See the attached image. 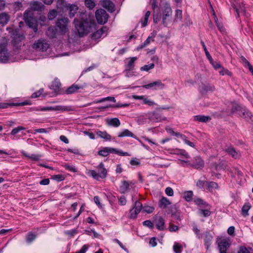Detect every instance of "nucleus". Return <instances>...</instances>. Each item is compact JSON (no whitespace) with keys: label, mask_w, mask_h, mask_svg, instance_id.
I'll return each mask as SVG.
<instances>
[{"label":"nucleus","mask_w":253,"mask_h":253,"mask_svg":"<svg viewBox=\"0 0 253 253\" xmlns=\"http://www.w3.org/2000/svg\"><path fill=\"white\" fill-rule=\"evenodd\" d=\"M61 85L59 80L57 78H55L51 84V88L53 89L55 92H57L59 90Z\"/></svg>","instance_id":"nucleus-29"},{"label":"nucleus","mask_w":253,"mask_h":253,"mask_svg":"<svg viewBox=\"0 0 253 253\" xmlns=\"http://www.w3.org/2000/svg\"><path fill=\"white\" fill-rule=\"evenodd\" d=\"M154 210V208L153 207L146 206L143 207V211L148 213H151L153 212Z\"/></svg>","instance_id":"nucleus-58"},{"label":"nucleus","mask_w":253,"mask_h":253,"mask_svg":"<svg viewBox=\"0 0 253 253\" xmlns=\"http://www.w3.org/2000/svg\"><path fill=\"white\" fill-rule=\"evenodd\" d=\"M88 249V246L86 245H84L79 251L77 252L76 253H85Z\"/></svg>","instance_id":"nucleus-64"},{"label":"nucleus","mask_w":253,"mask_h":253,"mask_svg":"<svg viewBox=\"0 0 253 253\" xmlns=\"http://www.w3.org/2000/svg\"><path fill=\"white\" fill-rule=\"evenodd\" d=\"M57 15V12L55 10H50L48 13L47 17L48 18L51 20L53 19Z\"/></svg>","instance_id":"nucleus-55"},{"label":"nucleus","mask_w":253,"mask_h":253,"mask_svg":"<svg viewBox=\"0 0 253 253\" xmlns=\"http://www.w3.org/2000/svg\"><path fill=\"white\" fill-rule=\"evenodd\" d=\"M170 204V202L167 198L163 197L159 202V207L164 209Z\"/></svg>","instance_id":"nucleus-26"},{"label":"nucleus","mask_w":253,"mask_h":253,"mask_svg":"<svg viewBox=\"0 0 253 253\" xmlns=\"http://www.w3.org/2000/svg\"><path fill=\"white\" fill-rule=\"evenodd\" d=\"M182 162L188 164L193 168L199 169L202 168L204 167V161L199 156H196L192 160V163H190L189 161L182 160Z\"/></svg>","instance_id":"nucleus-10"},{"label":"nucleus","mask_w":253,"mask_h":253,"mask_svg":"<svg viewBox=\"0 0 253 253\" xmlns=\"http://www.w3.org/2000/svg\"><path fill=\"white\" fill-rule=\"evenodd\" d=\"M209 61H210L211 64L212 65V66L213 67V68L217 70V69H220L221 68H222V66L221 65L220 63L218 62L213 61L212 58H211V60H209Z\"/></svg>","instance_id":"nucleus-54"},{"label":"nucleus","mask_w":253,"mask_h":253,"mask_svg":"<svg viewBox=\"0 0 253 253\" xmlns=\"http://www.w3.org/2000/svg\"><path fill=\"white\" fill-rule=\"evenodd\" d=\"M215 89L214 85L210 84L201 83L199 86V90L203 94H206L208 91H213Z\"/></svg>","instance_id":"nucleus-15"},{"label":"nucleus","mask_w":253,"mask_h":253,"mask_svg":"<svg viewBox=\"0 0 253 253\" xmlns=\"http://www.w3.org/2000/svg\"><path fill=\"white\" fill-rule=\"evenodd\" d=\"M195 120L199 122L206 123L211 120V118L209 116L198 115L195 116Z\"/></svg>","instance_id":"nucleus-34"},{"label":"nucleus","mask_w":253,"mask_h":253,"mask_svg":"<svg viewBox=\"0 0 253 253\" xmlns=\"http://www.w3.org/2000/svg\"><path fill=\"white\" fill-rule=\"evenodd\" d=\"M201 43L202 45L203 48L205 51V54H206V55L207 58L209 60H211L212 57H211V55H210L209 52L207 50L204 42L203 41H201Z\"/></svg>","instance_id":"nucleus-48"},{"label":"nucleus","mask_w":253,"mask_h":253,"mask_svg":"<svg viewBox=\"0 0 253 253\" xmlns=\"http://www.w3.org/2000/svg\"><path fill=\"white\" fill-rule=\"evenodd\" d=\"M225 151L229 155L235 159H237L240 157L239 152L236 151L233 147H229L225 149Z\"/></svg>","instance_id":"nucleus-21"},{"label":"nucleus","mask_w":253,"mask_h":253,"mask_svg":"<svg viewBox=\"0 0 253 253\" xmlns=\"http://www.w3.org/2000/svg\"><path fill=\"white\" fill-rule=\"evenodd\" d=\"M204 235V244L206 247L207 250H209L213 239V236L211 234L209 231L205 232Z\"/></svg>","instance_id":"nucleus-18"},{"label":"nucleus","mask_w":253,"mask_h":253,"mask_svg":"<svg viewBox=\"0 0 253 253\" xmlns=\"http://www.w3.org/2000/svg\"><path fill=\"white\" fill-rule=\"evenodd\" d=\"M215 169L217 170H224L227 167V162L224 161H221L218 164H214Z\"/></svg>","instance_id":"nucleus-28"},{"label":"nucleus","mask_w":253,"mask_h":253,"mask_svg":"<svg viewBox=\"0 0 253 253\" xmlns=\"http://www.w3.org/2000/svg\"><path fill=\"white\" fill-rule=\"evenodd\" d=\"M143 225L147 226L150 228L153 227V223L149 220H147L143 222Z\"/></svg>","instance_id":"nucleus-62"},{"label":"nucleus","mask_w":253,"mask_h":253,"mask_svg":"<svg viewBox=\"0 0 253 253\" xmlns=\"http://www.w3.org/2000/svg\"><path fill=\"white\" fill-rule=\"evenodd\" d=\"M182 248V246L178 243H175L173 246V249L175 253H181Z\"/></svg>","instance_id":"nucleus-47"},{"label":"nucleus","mask_w":253,"mask_h":253,"mask_svg":"<svg viewBox=\"0 0 253 253\" xmlns=\"http://www.w3.org/2000/svg\"><path fill=\"white\" fill-rule=\"evenodd\" d=\"M142 209V204L139 201H136L134 207L130 209L129 211V218L131 219H135Z\"/></svg>","instance_id":"nucleus-11"},{"label":"nucleus","mask_w":253,"mask_h":253,"mask_svg":"<svg viewBox=\"0 0 253 253\" xmlns=\"http://www.w3.org/2000/svg\"><path fill=\"white\" fill-rule=\"evenodd\" d=\"M150 12L149 11H147L145 14L144 18V21L142 23V27H144L147 25L148 18H149V17L150 16Z\"/></svg>","instance_id":"nucleus-56"},{"label":"nucleus","mask_w":253,"mask_h":253,"mask_svg":"<svg viewBox=\"0 0 253 253\" xmlns=\"http://www.w3.org/2000/svg\"><path fill=\"white\" fill-rule=\"evenodd\" d=\"M129 184L126 180L122 181V185L120 187V191L122 193H125L129 188Z\"/></svg>","instance_id":"nucleus-33"},{"label":"nucleus","mask_w":253,"mask_h":253,"mask_svg":"<svg viewBox=\"0 0 253 253\" xmlns=\"http://www.w3.org/2000/svg\"><path fill=\"white\" fill-rule=\"evenodd\" d=\"M175 154L180 155L183 156V158H185L188 159L189 158V156L188 153L186 152L185 150L180 149V150H176L175 152L173 153Z\"/></svg>","instance_id":"nucleus-40"},{"label":"nucleus","mask_w":253,"mask_h":253,"mask_svg":"<svg viewBox=\"0 0 253 253\" xmlns=\"http://www.w3.org/2000/svg\"><path fill=\"white\" fill-rule=\"evenodd\" d=\"M198 213L200 215H202L205 217L209 216L211 213L209 210L203 209H199L198 211Z\"/></svg>","instance_id":"nucleus-42"},{"label":"nucleus","mask_w":253,"mask_h":253,"mask_svg":"<svg viewBox=\"0 0 253 253\" xmlns=\"http://www.w3.org/2000/svg\"><path fill=\"white\" fill-rule=\"evenodd\" d=\"M177 209L176 205H173L171 206L170 212L171 214V216L175 217L177 219H179V215L177 213Z\"/></svg>","instance_id":"nucleus-38"},{"label":"nucleus","mask_w":253,"mask_h":253,"mask_svg":"<svg viewBox=\"0 0 253 253\" xmlns=\"http://www.w3.org/2000/svg\"><path fill=\"white\" fill-rule=\"evenodd\" d=\"M102 5L110 12H113L115 10V4L110 0H103Z\"/></svg>","instance_id":"nucleus-17"},{"label":"nucleus","mask_w":253,"mask_h":253,"mask_svg":"<svg viewBox=\"0 0 253 253\" xmlns=\"http://www.w3.org/2000/svg\"><path fill=\"white\" fill-rule=\"evenodd\" d=\"M29 11H25L24 13V19L29 28L32 29L35 33L38 31V21L37 19L30 15Z\"/></svg>","instance_id":"nucleus-3"},{"label":"nucleus","mask_w":253,"mask_h":253,"mask_svg":"<svg viewBox=\"0 0 253 253\" xmlns=\"http://www.w3.org/2000/svg\"><path fill=\"white\" fill-rule=\"evenodd\" d=\"M67 9L69 10V15L70 18H73L77 11L78 10V7L75 4H69L67 7Z\"/></svg>","instance_id":"nucleus-22"},{"label":"nucleus","mask_w":253,"mask_h":253,"mask_svg":"<svg viewBox=\"0 0 253 253\" xmlns=\"http://www.w3.org/2000/svg\"><path fill=\"white\" fill-rule=\"evenodd\" d=\"M148 117L150 121L153 122H159L162 120H166V117H163L160 112V109L148 113Z\"/></svg>","instance_id":"nucleus-8"},{"label":"nucleus","mask_w":253,"mask_h":253,"mask_svg":"<svg viewBox=\"0 0 253 253\" xmlns=\"http://www.w3.org/2000/svg\"><path fill=\"white\" fill-rule=\"evenodd\" d=\"M231 5L236 13V17L239 16L240 13H245V7L243 5L241 0H230Z\"/></svg>","instance_id":"nucleus-6"},{"label":"nucleus","mask_w":253,"mask_h":253,"mask_svg":"<svg viewBox=\"0 0 253 253\" xmlns=\"http://www.w3.org/2000/svg\"><path fill=\"white\" fill-rule=\"evenodd\" d=\"M251 206L249 203L245 204L242 209V214L243 216H246L248 215V211L251 209Z\"/></svg>","instance_id":"nucleus-36"},{"label":"nucleus","mask_w":253,"mask_h":253,"mask_svg":"<svg viewBox=\"0 0 253 253\" xmlns=\"http://www.w3.org/2000/svg\"><path fill=\"white\" fill-rule=\"evenodd\" d=\"M98 154L101 156L107 157L108 155H109L108 147H104L103 148V149L99 151Z\"/></svg>","instance_id":"nucleus-49"},{"label":"nucleus","mask_w":253,"mask_h":253,"mask_svg":"<svg viewBox=\"0 0 253 253\" xmlns=\"http://www.w3.org/2000/svg\"><path fill=\"white\" fill-rule=\"evenodd\" d=\"M97 135L102 138H104L106 140H110L111 136L108 134L106 131H98L97 132Z\"/></svg>","instance_id":"nucleus-39"},{"label":"nucleus","mask_w":253,"mask_h":253,"mask_svg":"<svg viewBox=\"0 0 253 253\" xmlns=\"http://www.w3.org/2000/svg\"><path fill=\"white\" fill-rule=\"evenodd\" d=\"M83 86L79 85L78 84H73L67 88V89L66 90V93L68 94L73 93L78 89H83Z\"/></svg>","instance_id":"nucleus-24"},{"label":"nucleus","mask_w":253,"mask_h":253,"mask_svg":"<svg viewBox=\"0 0 253 253\" xmlns=\"http://www.w3.org/2000/svg\"><path fill=\"white\" fill-rule=\"evenodd\" d=\"M95 16L99 24H104L107 22L109 15L105 10L99 9L95 12Z\"/></svg>","instance_id":"nucleus-7"},{"label":"nucleus","mask_w":253,"mask_h":253,"mask_svg":"<svg viewBox=\"0 0 253 253\" xmlns=\"http://www.w3.org/2000/svg\"><path fill=\"white\" fill-rule=\"evenodd\" d=\"M74 22L80 37L90 32H93L96 30V24L95 21L89 18L83 19L81 21L75 19Z\"/></svg>","instance_id":"nucleus-1"},{"label":"nucleus","mask_w":253,"mask_h":253,"mask_svg":"<svg viewBox=\"0 0 253 253\" xmlns=\"http://www.w3.org/2000/svg\"><path fill=\"white\" fill-rule=\"evenodd\" d=\"M69 20L66 17H62L58 19L56 22V26L62 33H65L67 30V24Z\"/></svg>","instance_id":"nucleus-13"},{"label":"nucleus","mask_w":253,"mask_h":253,"mask_svg":"<svg viewBox=\"0 0 253 253\" xmlns=\"http://www.w3.org/2000/svg\"><path fill=\"white\" fill-rule=\"evenodd\" d=\"M9 58V53L7 49V44L2 43L0 44V62H6Z\"/></svg>","instance_id":"nucleus-12"},{"label":"nucleus","mask_w":253,"mask_h":253,"mask_svg":"<svg viewBox=\"0 0 253 253\" xmlns=\"http://www.w3.org/2000/svg\"><path fill=\"white\" fill-rule=\"evenodd\" d=\"M36 238V235L33 233H29L26 236V240L27 243H32Z\"/></svg>","instance_id":"nucleus-43"},{"label":"nucleus","mask_w":253,"mask_h":253,"mask_svg":"<svg viewBox=\"0 0 253 253\" xmlns=\"http://www.w3.org/2000/svg\"><path fill=\"white\" fill-rule=\"evenodd\" d=\"M238 253H250V252L248 250L246 247L241 246L240 247Z\"/></svg>","instance_id":"nucleus-63"},{"label":"nucleus","mask_w":253,"mask_h":253,"mask_svg":"<svg viewBox=\"0 0 253 253\" xmlns=\"http://www.w3.org/2000/svg\"><path fill=\"white\" fill-rule=\"evenodd\" d=\"M182 19V10L179 9H177L175 11V19L174 20V22H177L178 20L181 21Z\"/></svg>","instance_id":"nucleus-45"},{"label":"nucleus","mask_w":253,"mask_h":253,"mask_svg":"<svg viewBox=\"0 0 253 253\" xmlns=\"http://www.w3.org/2000/svg\"><path fill=\"white\" fill-rule=\"evenodd\" d=\"M31 102L28 101H24L21 103H13L9 104L10 106H24V105H30Z\"/></svg>","instance_id":"nucleus-53"},{"label":"nucleus","mask_w":253,"mask_h":253,"mask_svg":"<svg viewBox=\"0 0 253 253\" xmlns=\"http://www.w3.org/2000/svg\"><path fill=\"white\" fill-rule=\"evenodd\" d=\"M118 136L119 137L125 136L134 137V135L131 131H130L128 129H126L123 131L119 132Z\"/></svg>","instance_id":"nucleus-31"},{"label":"nucleus","mask_w":253,"mask_h":253,"mask_svg":"<svg viewBox=\"0 0 253 253\" xmlns=\"http://www.w3.org/2000/svg\"><path fill=\"white\" fill-rule=\"evenodd\" d=\"M193 195L192 191H186L184 193V199L186 201L190 202L192 199Z\"/></svg>","instance_id":"nucleus-46"},{"label":"nucleus","mask_w":253,"mask_h":253,"mask_svg":"<svg viewBox=\"0 0 253 253\" xmlns=\"http://www.w3.org/2000/svg\"><path fill=\"white\" fill-rule=\"evenodd\" d=\"M231 111L232 112H237L238 114L241 117L245 119L247 121L253 122V115L249 111L242 108L239 105H234L232 106Z\"/></svg>","instance_id":"nucleus-2"},{"label":"nucleus","mask_w":253,"mask_h":253,"mask_svg":"<svg viewBox=\"0 0 253 253\" xmlns=\"http://www.w3.org/2000/svg\"><path fill=\"white\" fill-rule=\"evenodd\" d=\"M218 184L217 183L213 182V181L207 182V189L210 192H212L213 189H218Z\"/></svg>","instance_id":"nucleus-30"},{"label":"nucleus","mask_w":253,"mask_h":253,"mask_svg":"<svg viewBox=\"0 0 253 253\" xmlns=\"http://www.w3.org/2000/svg\"><path fill=\"white\" fill-rule=\"evenodd\" d=\"M154 67V64L151 63L149 65H145L141 67L140 70L142 71H148L149 70L153 69Z\"/></svg>","instance_id":"nucleus-51"},{"label":"nucleus","mask_w":253,"mask_h":253,"mask_svg":"<svg viewBox=\"0 0 253 253\" xmlns=\"http://www.w3.org/2000/svg\"><path fill=\"white\" fill-rule=\"evenodd\" d=\"M10 19V16L5 12L0 14V24L2 26L6 25Z\"/></svg>","instance_id":"nucleus-20"},{"label":"nucleus","mask_w":253,"mask_h":253,"mask_svg":"<svg viewBox=\"0 0 253 253\" xmlns=\"http://www.w3.org/2000/svg\"><path fill=\"white\" fill-rule=\"evenodd\" d=\"M220 70L219 71V73L220 75L223 76L224 75H227L229 76H231L232 73L230 72L228 70L224 68L222 66V68H220Z\"/></svg>","instance_id":"nucleus-52"},{"label":"nucleus","mask_w":253,"mask_h":253,"mask_svg":"<svg viewBox=\"0 0 253 253\" xmlns=\"http://www.w3.org/2000/svg\"><path fill=\"white\" fill-rule=\"evenodd\" d=\"M68 3L66 2L65 0H57L56 6L57 8L64 9V8H67Z\"/></svg>","instance_id":"nucleus-35"},{"label":"nucleus","mask_w":253,"mask_h":253,"mask_svg":"<svg viewBox=\"0 0 253 253\" xmlns=\"http://www.w3.org/2000/svg\"><path fill=\"white\" fill-rule=\"evenodd\" d=\"M230 246V244L226 239H223L218 242L219 253H227L226 251Z\"/></svg>","instance_id":"nucleus-16"},{"label":"nucleus","mask_w":253,"mask_h":253,"mask_svg":"<svg viewBox=\"0 0 253 253\" xmlns=\"http://www.w3.org/2000/svg\"><path fill=\"white\" fill-rule=\"evenodd\" d=\"M102 34L101 33V31L97 30L96 32H94L92 34V37L94 39H98L101 37Z\"/></svg>","instance_id":"nucleus-61"},{"label":"nucleus","mask_w":253,"mask_h":253,"mask_svg":"<svg viewBox=\"0 0 253 253\" xmlns=\"http://www.w3.org/2000/svg\"><path fill=\"white\" fill-rule=\"evenodd\" d=\"M193 230L196 234L198 238L201 239L202 238L201 234H200V231L196 226H194L193 227Z\"/></svg>","instance_id":"nucleus-59"},{"label":"nucleus","mask_w":253,"mask_h":253,"mask_svg":"<svg viewBox=\"0 0 253 253\" xmlns=\"http://www.w3.org/2000/svg\"><path fill=\"white\" fill-rule=\"evenodd\" d=\"M155 222L157 228L159 230H163L165 228L164 219L161 216H156Z\"/></svg>","instance_id":"nucleus-19"},{"label":"nucleus","mask_w":253,"mask_h":253,"mask_svg":"<svg viewBox=\"0 0 253 253\" xmlns=\"http://www.w3.org/2000/svg\"><path fill=\"white\" fill-rule=\"evenodd\" d=\"M165 84L162 83L161 80H157L151 83L142 85V87L146 89L152 88L153 89H162L164 88Z\"/></svg>","instance_id":"nucleus-14"},{"label":"nucleus","mask_w":253,"mask_h":253,"mask_svg":"<svg viewBox=\"0 0 253 253\" xmlns=\"http://www.w3.org/2000/svg\"><path fill=\"white\" fill-rule=\"evenodd\" d=\"M172 15V10L169 4L165 2L162 9V24L165 26H168L169 19Z\"/></svg>","instance_id":"nucleus-4"},{"label":"nucleus","mask_w":253,"mask_h":253,"mask_svg":"<svg viewBox=\"0 0 253 253\" xmlns=\"http://www.w3.org/2000/svg\"><path fill=\"white\" fill-rule=\"evenodd\" d=\"M34 110H36V111H49V110H61V111H65V110H66V108H65V107L64 106H57L55 107H43V108H42L41 109H34Z\"/></svg>","instance_id":"nucleus-23"},{"label":"nucleus","mask_w":253,"mask_h":253,"mask_svg":"<svg viewBox=\"0 0 253 253\" xmlns=\"http://www.w3.org/2000/svg\"><path fill=\"white\" fill-rule=\"evenodd\" d=\"M25 128L23 126H18L13 128L10 132L11 135H15L18 133L20 130H24Z\"/></svg>","instance_id":"nucleus-57"},{"label":"nucleus","mask_w":253,"mask_h":253,"mask_svg":"<svg viewBox=\"0 0 253 253\" xmlns=\"http://www.w3.org/2000/svg\"><path fill=\"white\" fill-rule=\"evenodd\" d=\"M195 203L196 205L200 206L201 208H205L208 207L209 205L204 202L202 199L200 198H197L195 200Z\"/></svg>","instance_id":"nucleus-41"},{"label":"nucleus","mask_w":253,"mask_h":253,"mask_svg":"<svg viewBox=\"0 0 253 253\" xmlns=\"http://www.w3.org/2000/svg\"><path fill=\"white\" fill-rule=\"evenodd\" d=\"M84 4L89 9H92L95 6V3L93 0H85Z\"/></svg>","instance_id":"nucleus-44"},{"label":"nucleus","mask_w":253,"mask_h":253,"mask_svg":"<svg viewBox=\"0 0 253 253\" xmlns=\"http://www.w3.org/2000/svg\"><path fill=\"white\" fill-rule=\"evenodd\" d=\"M56 34V29L55 27H50L46 31V35L50 38H55Z\"/></svg>","instance_id":"nucleus-32"},{"label":"nucleus","mask_w":253,"mask_h":253,"mask_svg":"<svg viewBox=\"0 0 253 253\" xmlns=\"http://www.w3.org/2000/svg\"><path fill=\"white\" fill-rule=\"evenodd\" d=\"M107 123L108 125L113 126L114 127H118L121 125L120 121L117 118L107 119Z\"/></svg>","instance_id":"nucleus-25"},{"label":"nucleus","mask_w":253,"mask_h":253,"mask_svg":"<svg viewBox=\"0 0 253 253\" xmlns=\"http://www.w3.org/2000/svg\"><path fill=\"white\" fill-rule=\"evenodd\" d=\"M165 192L166 194L169 196H172L173 195V189L170 187L166 188L165 190Z\"/></svg>","instance_id":"nucleus-60"},{"label":"nucleus","mask_w":253,"mask_h":253,"mask_svg":"<svg viewBox=\"0 0 253 253\" xmlns=\"http://www.w3.org/2000/svg\"><path fill=\"white\" fill-rule=\"evenodd\" d=\"M136 59L137 58L135 57H131L129 61L128 62V64L126 66V71H130L132 69L133 67L134 62L136 61Z\"/></svg>","instance_id":"nucleus-37"},{"label":"nucleus","mask_w":253,"mask_h":253,"mask_svg":"<svg viewBox=\"0 0 253 253\" xmlns=\"http://www.w3.org/2000/svg\"><path fill=\"white\" fill-rule=\"evenodd\" d=\"M112 101L113 102H116V99H115V97H114L108 96V97H107L103 98H102L100 100L96 101H95V103H101V102H104V101Z\"/></svg>","instance_id":"nucleus-50"},{"label":"nucleus","mask_w":253,"mask_h":253,"mask_svg":"<svg viewBox=\"0 0 253 253\" xmlns=\"http://www.w3.org/2000/svg\"><path fill=\"white\" fill-rule=\"evenodd\" d=\"M44 5L41 2H34L31 5V9L34 11H40L43 9Z\"/></svg>","instance_id":"nucleus-27"},{"label":"nucleus","mask_w":253,"mask_h":253,"mask_svg":"<svg viewBox=\"0 0 253 253\" xmlns=\"http://www.w3.org/2000/svg\"><path fill=\"white\" fill-rule=\"evenodd\" d=\"M32 47L37 50L45 51L49 47V44L45 40L40 39L34 42Z\"/></svg>","instance_id":"nucleus-9"},{"label":"nucleus","mask_w":253,"mask_h":253,"mask_svg":"<svg viewBox=\"0 0 253 253\" xmlns=\"http://www.w3.org/2000/svg\"><path fill=\"white\" fill-rule=\"evenodd\" d=\"M97 169L98 172L94 170L90 171L91 176L96 180H98L99 178H105L107 176V171L104 168L103 163L102 162L100 163Z\"/></svg>","instance_id":"nucleus-5"}]
</instances>
